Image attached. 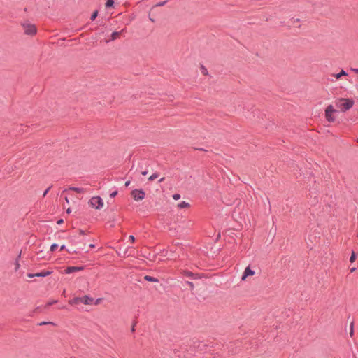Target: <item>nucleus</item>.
Listing matches in <instances>:
<instances>
[{"mask_svg": "<svg viewBox=\"0 0 358 358\" xmlns=\"http://www.w3.org/2000/svg\"><path fill=\"white\" fill-rule=\"evenodd\" d=\"M57 302V300H53V301H49V302H48V303H47V304L45 305V307H49V306H52V305H53V304L56 303Z\"/></svg>", "mask_w": 358, "mask_h": 358, "instance_id": "nucleus-24", "label": "nucleus"}, {"mask_svg": "<svg viewBox=\"0 0 358 358\" xmlns=\"http://www.w3.org/2000/svg\"><path fill=\"white\" fill-rule=\"evenodd\" d=\"M21 257V252L19 254L18 257H17V259L15 260V271H17L19 268H20V263H19V259Z\"/></svg>", "mask_w": 358, "mask_h": 358, "instance_id": "nucleus-15", "label": "nucleus"}, {"mask_svg": "<svg viewBox=\"0 0 358 358\" xmlns=\"http://www.w3.org/2000/svg\"><path fill=\"white\" fill-rule=\"evenodd\" d=\"M253 275H255V271L253 270H252L250 268V266H248L245 268V269L243 272V274L242 276V280H244L248 276Z\"/></svg>", "mask_w": 358, "mask_h": 358, "instance_id": "nucleus-8", "label": "nucleus"}, {"mask_svg": "<svg viewBox=\"0 0 358 358\" xmlns=\"http://www.w3.org/2000/svg\"><path fill=\"white\" fill-rule=\"evenodd\" d=\"M117 194V191L115 190V191H113V192H111L110 194V198H114Z\"/></svg>", "mask_w": 358, "mask_h": 358, "instance_id": "nucleus-27", "label": "nucleus"}, {"mask_svg": "<svg viewBox=\"0 0 358 358\" xmlns=\"http://www.w3.org/2000/svg\"><path fill=\"white\" fill-rule=\"evenodd\" d=\"M131 331V332H134L135 331V323L132 325Z\"/></svg>", "mask_w": 358, "mask_h": 358, "instance_id": "nucleus-33", "label": "nucleus"}, {"mask_svg": "<svg viewBox=\"0 0 358 358\" xmlns=\"http://www.w3.org/2000/svg\"><path fill=\"white\" fill-rule=\"evenodd\" d=\"M355 258H356L355 253V252H352V255H351V256L350 257V262H353L355 260Z\"/></svg>", "mask_w": 358, "mask_h": 358, "instance_id": "nucleus-22", "label": "nucleus"}, {"mask_svg": "<svg viewBox=\"0 0 358 358\" xmlns=\"http://www.w3.org/2000/svg\"><path fill=\"white\" fill-rule=\"evenodd\" d=\"M90 248H94V247H95V245H94V244H90Z\"/></svg>", "mask_w": 358, "mask_h": 358, "instance_id": "nucleus-42", "label": "nucleus"}, {"mask_svg": "<svg viewBox=\"0 0 358 358\" xmlns=\"http://www.w3.org/2000/svg\"><path fill=\"white\" fill-rule=\"evenodd\" d=\"M166 2H167L166 1L159 2L156 5V6H163L166 4Z\"/></svg>", "mask_w": 358, "mask_h": 358, "instance_id": "nucleus-29", "label": "nucleus"}, {"mask_svg": "<svg viewBox=\"0 0 358 358\" xmlns=\"http://www.w3.org/2000/svg\"><path fill=\"white\" fill-rule=\"evenodd\" d=\"M45 324H53L55 325V324L53 322H41L38 324V325L41 326V325H45Z\"/></svg>", "mask_w": 358, "mask_h": 358, "instance_id": "nucleus-25", "label": "nucleus"}, {"mask_svg": "<svg viewBox=\"0 0 358 358\" xmlns=\"http://www.w3.org/2000/svg\"><path fill=\"white\" fill-rule=\"evenodd\" d=\"M355 270H356L355 268H352L350 269V272H354Z\"/></svg>", "mask_w": 358, "mask_h": 358, "instance_id": "nucleus-40", "label": "nucleus"}, {"mask_svg": "<svg viewBox=\"0 0 358 358\" xmlns=\"http://www.w3.org/2000/svg\"><path fill=\"white\" fill-rule=\"evenodd\" d=\"M347 75H348V73H347V72L345 71L341 70V71L340 73L336 74V78L337 79H339L340 78H341V76H347Z\"/></svg>", "mask_w": 358, "mask_h": 358, "instance_id": "nucleus-16", "label": "nucleus"}, {"mask_svg": "<svg viewBox=\"0 0 358 358\" xmlns=\"http://www.w3.org/2000/svg\"><path fill=\"white\" fill-rule=\"evenodd\" d=\"M27 276L29 278H34L36 275H34V273H27Z\"/></svg>", "mask_w": 358, "mask_h": 358, "instance_id": "nucleus-32", "label": "nucleus"}, {"mask_svg": "<svg viewBox=\"0 0 358 358\" xmlns=\"http://www.w3.org/2000/svg\"><path fill=\"white\" fill-rule=\"evenodd\" d=\"M22 26L24 29V33L26 35L34 36L36 34L37 29L34 24L29 22H24L22 24Z\"/></svg>", "mask_w": 358, "mask_h": 358, "instance_id": "nucleus-4", "label": "nucleus"}, {"mask_svg": "<svg viewBox=\"0 0 358 358\" xmlns=\"http://www.w3.org/2000/svg\"><path fill=\"white\" fill-rule=\"evenodd\" d=\"M131 195L134 200H143L145 196V193L143 189H134L131 192Z\"/></svg>", "mask_w": 358, "mask_h": 358, "instance_id": "nucleus-6", "label": "nucleus"}, {"mask_svg": "<svg viewBox=\"0 0 358 358\" xmlns=\"http://www.w3.org/2000/svg\"><path fill=\"white\" fill-rule=\"evenodd\" d=\"M52 273V271H41V272L34 273V275H36V277L44 278V277H46V276L50 275Z\"/></svg>", "mask_w": 358, "mask_h": 358, "instance_id": "nucleus-9", "label": "nucleus"}, {"mask_svg": "<svg viewBox=\"0 0 358 358\" xmlns=\"http://www.w3.org/2000/svg\"><path fill=\"white\" fill-rule=\"evenodd\" d=\"M58 248V245L57 243H53L50 246V250L54 252Z\"/></svg>", "mask_w": 358, "mask_h": 358, "instance_id": "nucleus-21", "label": "nucleus"}, {"mask_svg": "<svg viewBox=\"0 0 358 358\" xmlns=\"http://www.w3.org/2000/svg\"><path fill=\"white\" fill-rule=\"evenodd\" d=\"M357 237H358V232H357Z\"/></svg>", "mask_w": 358, "mask_h": 358, "instance_id": "nucleus-47", "label": "nucleus"}, {"mask_svg": "<svg viewBox=\"0 0 358 358\" xmlns=\"http://www.w3.org/2000/svg\"><path fill=\"white\" fill-rule=\"evenodd\" d=\"M173 199L176 201L179 200L180 199V195L179 194H174L173 195Z\"/></svg>", "mask_w": 358, "mask_h": 358, "instance_id": "nucleus-26", "label": "nucleus"}, {"mask_svg": "<svg viewBox=\"0 0 358 358\" xmlns=\"http://www.w3.org/2000/svg\"><path fill=\"white\" fill-rule=\"evenodd\" d=\"M65 201H66V203H69V199L67 196L65 197Z\"/></svg>", "mask_w": 358, "mask_h": 358, "instance_id": "nucleus-41", "label": "nucleus"}, {"mask_svg": "<svg viewBox=\"0 0 358 358\" xmlns=\"http://www.w3.org/2000/svg\"><path fill=\"white\" fill-rule=\"evenodd\" d=\"M354 101L351 99L341 98L336 106L341 109L342 112H345L350 110L354 106Z\"/></svg>", "mask_w": 358, "mask_h": 358, "instance_id": "nucleus-1", "label": "nucleus"}, {"mask_svg": "<svg viewBox=\"0 0 358 358\" xmlns=\"http://www.w3.org/2000/svg\"><path fill=\"white\" fill-rule=\"evenodd\" d=\"M62 223H63V220H62V219H60V220H59L57 221V224H62Z\"/></svg>", "mask_w": 358, "mask_h": 358, "instance_id": "nucleus-36", "label": "nucleus"}, {"mask_svg": "<svg viewBox=\"0 0 358 358\" xmlns=\"http://www.w3.org/2000/svg\"><path fill=\"white\" fill-rule=\"evenodd\" d=\"M82 270H83V266H69L66 268L65 273L70 274L73 272L80 271Z\"/></svg>", "mask_w": 358, "mask_h": 358, "instance_id": "nucleus-7", "label": "nucleus"}, {"mask_svg": "<svg viewBox=\"0 0 358 358\" xmlns=\"http://www.w3.org/2000/svg\"><path fill=\"white\" fill-rule=\"evenodd\" d=\"M129 239L131 241V242H134L135 241V237L133 236V235H130L129 237Z\"/></svg>", "mask_w": 358, "mask_h": 358, "instance_id": "nucleus-31", "label": "nucleus"}, {"mask_svg": "<svg viewBox=\"0 0 358 358\" xmlns=\"http://www.w3.org/2000/svg\"><path fill=\"white\" fill-rule=\"evenodd\" d=\"M99 300L100 299H97L96 302V304H97L98 303H99Z\"/></svg>", "mask_w": 358, "mask_h": 358, "instance_id": "nucleus-45", "label": "nucleus"}, {"mask_svg": "<svg viewBox=\"0 0 358 358\" xmlns=\"http://www.w3.org/2000/svg\"><path fill=\"white\" fill-rule=\"evenodd\" d=\"M185 283H186L187 285H189V288H190L192 290H193V289H194V284H193L192 282H190V281H186V282H185Z\"/></svg>", "mask_w": 358, "mask_h": 358, "instance_id": "nucleus-23", "label": "nucleus"}, {"mask_svg": "<svg viewBox=\"0 0 358 358\" xmlns=\"http://www.w3.org/2000/svg\"><path fill=\"white\" fill-rule=\"evenodd\" d=\"M182 273L184 275L191 278H193V279H196L198 278L197 274H194L192 272L189 271H184Z\"/></svg>", "mask_w": 358, "mask_h": 358, "instance_id": "nucleus-10", "label": "nucleus"}, {"mask_svg": "<svg viewBox=\"0 0 358 358\" xmlns=\"http://www.w3.org/2000/svg\"><path fill=\"white\" fill-rule=\"evenodd\" d=\"M357 141L358 142V137H357Z\"/></svg>", "mask_w": 358, "mask_h": 358, "instance_id": "nucleus-46", "label": "nucleus"}, {"mask_svg": "<svg viewBox=\"0 0 358 358\" xmlns=\"http://www.w3.org/2000/svg\"><path fill=\"white\" fill-rule=\"evenodd\" d=\"M202 73L205 75L208 73L207 69L204 66H202Z\"/></svg>", "mask_w": 358, "mask_h": 358, "instance_id": "nucleus-30", "label": "nucleus"}, {"mask_svg": "<svg viewBox=\"0 0 358 358\" xmlns=\"http://www.w3.org/2000/svg\"><path fill=\"white\" fill-rule=\"evenodd\" d=\"M141 174H142L143 176H146V175L148 174V171H142V172H141Z\"/></svg>", "mask_w": 358, "mask_h": 358, "instance_id": "nucleus-34", "label": "nucleus"}, {"mask_svg": "<svg viewBox=\"0 0 358 358\" xmlns=\"http://www.w3.org/2000/svg\"><path fill=\"white\" fill-rule=\"evenodd\" d=\"M354 335V322H352L350 327V336L352 337Z\"/></svg>", "mask_w": 358, "mask_h": 358, "instance_id": "nucleus-17", "label": "nucleus"}, {"mask_svg": "<svg viewBox=\"0 0 358 358\" xmlns=\"http://www.w3.org/2000/svg\"><path fill=\"white\" fill-rule=\"evenodd\" d=\"M188 206H189V204L187 202L185 201H181L180 203H179L178 204V207L179 208H180V209L181 208H187Z\"/></svg>", "mask_w": 358, "mask_h": 358, "instance_id": "nucleus-13", "label": "nucleus"}, {"mask_svg": "<svg viewBox=\"0 0 358 358\" xmlns=\"http://www.w3.org/2000/svg\"><path fill=\"white\" fill-rule=\"evenodd\" d=\"M52 186H50L49 187H48L45 192H43V196H45L46 194L48 193V192L50 191V189H51Z\"/></svg>", "mask_w": 358, "mask_h": 358, "instance_id": "nucleus-28", "label": "nucleus"}, {"mask_svg": "<svg viewBox=\"0 0 358 358\" xmlns=\"http://www.w3.org/2000/svg\"><path fill=\"white\" fill-rule=\"evenodd\" d=\"M164 180V178H162L159 180V182H162Z\"/></svg>", "mask_w": 358, "mask_h": 358, "instance_id": "nucleus-43", "label": "nucleus"}, {"mask_svg": "<svg viewBox=\"0 0 358 358\" xmlns=\"http://www.w3.org/2000/svg\"><path fill=\"white\" fill-rule=\"evenodd\" d=\"M158 176H159L158 173H155L152 174V175L149 177L148 180H149V181H152V180H154L155 179H156L157 178H158Z\"/></svg>", "mask_w": 358, "mask_h": 358, "instance_id": "nucleus-18", "label": "nucleus"}, {"mask_svg": "<svg viewBox=\"0 0 358 358\" xmlns=\"http://www.w3.org/2000/svg\"><path fill=\"white\" fill-rule=\"evenodd\" d=\"M120 33H121V31H113L111 34V38H110V40L111 41L115 40L117 38L119 37V36L120 35Z\"/></svg>", "mask_w": 358, "mask_h": 358, "instance_id": "nucleus-14", "label": "nucleus"}, {"mask_svg": "<svg viewBox=\"0 0 358 358\" xmlns=\"http://www.w3.org/2000/svg\"><path fill=\"white\" fill-rule=\"evenodd\" d=\"M69 189L71 190V191H74L77 193H84L85 192V189L83 188H80V187H70L69 188Z\"/></svg>", "mask_w": 358, "mask_h": 358, "instance_id": "nucleus-12", "label": "nucleus"}, {"mask_svg": "<svg viewBox=\"0 0 358 358\" xmlns=\"http://www.w3.org/2000/svg\"><path fill=\"white\" fill-rule=\"evenodd\" d=\"M352 71L358 74V69H354Z\"/></svg>", "mask_w": 358, "mask_h": 358, "instance_id": "nucleus-39", "label": "nucleus"}, {"mask_svg": "<svg viewBox=\"0 0 358 358\" xmlns=\"http://www.w3.org/2000/svg\"><path fill=\"white\" fill-rule=\"evenodd\" d=\"M66 248V246L64 245H61L60 247V250H64Z\"/></svg>", "mask_w": 358, "mask_h": 358, "instance_id": "nucleus-37", "label": "nucleus"}, {"mask_svg": "<svg viewBox=\"0 0 358 358\" xmlns=\"http://www.w3.org/2000/svg\"><path fill=\"white\" fill-rule=\"evenodd\" d=\"M144 279L146 281L152 282H159V279L155 277H152L150 275H145Z\"/></svg>", "mask_w": 358, "mask_h": 358, "instance_id": "nucleus-11", "label": "nucleus"}, {"mask_svg": "<svg viewBox=\"0 0 358 358\" xmlns=\"http://www.w3.org/2000/svg\"><path fill=\"white\" fill-rule=\"evenodd\" d=\"M98 15V11L95 10L91 15V20H94Z\"/></svg>", "mask_w": 358, "mask_h": 358, "instance_id": "nucleus-20", "label": "nucleus"}, {"mask_svg": "<svg viewBox=\"0 0 358 358\" xmlns=\"http://www.w3.org/2000/svg\"><path fill=\"white\" fill-rule=\"evenodd\" d=\"M337 113V110L334 109L332 105H329L325 109V117L329 122L335 121L336 117L333 115L334 113Z\"/></svg>", "mask_w": 358, "mask_h": 358, "instance_id": "nucleus-5", "label": "nucleus"}, {"mask_svg": "<svg viewBox=\"0 0 358 358\" xmlns=\"http://www.w3.org/2000/svg\"><path fill=\"white\" fill-rule=\"evenodd\" d=\"M94 299L90 297V296L85 295L82 297H75L71 300L69 301V303L70 305H76L80 303H84L85 305H90L92 303Z\"/></svg>", "mask_w": 358, "mask_h": 358, "instance_id": "nucleus-2", "label": "nucleus"}, {"mask_svg": "<svg viewBox=\"0 0 358 358\" xmlns=\"http://www.w3.org/2000/svg\"><path fill=\"white\" fill-rule=\"evenodd\" d=\"M89 204L93 208L100 210L103 206V201L100 196H93L90 199V200L89 201Z\"/></svg>", "mask_w": 358, "mask_h": 358, "instance_id": "nucleus-3", "label": "nucleus"}, {"mask_svg": "<svg viewBox=\"0 0 358 358\" xmlns=\"http://www.w3.org/2000/svg\"><path fill=\"white\" fill-rule=\"evenodd\" d=\"M114 4V1L113 0H107L106 3V7L107 8H109V7H112Z\"/></svg>", "mask_w": 358, "mask_h": 358, "instance_id": "nucleus-19", "label": "nucleus"}, {"mask_svg": "<svg viewBox=\"0 0 358 358\" xmlns=\"http://www.w3.org/2000/svg\"><path fill=\"white\" fill-rule=\"evenodd\" d=\"M79 233L80 235H84L85 234V231L83 230H80Z\"/></svg>", "mask_w": 358, "mask_h": 358, "instance_id": "nucleus-38", "label": "nucleus"}, {"mask_svg": "<svg viewBox=\"0 0 358 358\" xmlns=\"http://www.w3.org/2000/svg\"><path fill=\"white\" fill-rule=\"evenodd\" d=\"M70 212H71L70 208H68V209H67V210H66V213H70Z\"/></svg>", "mask_w": 358, "mask_h": 358, "instance_id": "nucleus-44", "label": "nucleus"}, {"mask_svg": "<svg viewBox=\"0 0 358 358\" xmlns=\"http://www.w3.org/2000/svg\"><path fill=\"white\" fill-rule=\"evenodd\" d=\"M129 184H130V181L129 180L125 182V187H128L129 185Z\"/></svg>", "mask_w": 358, "mask_h": 358, "instance_id": "nucleus-35", "label": "nucleus"}]
</instances>
